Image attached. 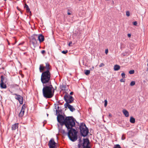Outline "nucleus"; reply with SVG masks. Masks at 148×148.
<instances>
[{"instance_id":"nucleus-1","label":"nucleus","mask_w":148,"mask_h":148,"mask_svg":"<svg viewBox=\"0 0 148 148\" xmlns=\"http://www.w3.org/2000/svg\"><path fill=\"white\" fill-rule=\"evenodd\" d=\"M45 64V67L46 70L42 73L40 80L43 86V96L46 99H49L53 96L55 89L51 81V74L50 70L51 66L48 62L46 63Z\"/></svg>"},{"instance_id":"nucleus-2","label":"nucleus","mask_w":148,"mask_h":148,"mask_svg":"<svg viewBox=\"0 0 148 148\" xmlns=\"http://www.w3.org/2000/svg\"><path fill=\"white\" fill-rule=\"evenodd\" d=\"M75 121L77 122L75 119L72 116L66 117L64 124L68 130L67 135L69 139L72 141L74 142L77 139V131L75 129L73 128L75 125Z\"/></svg>"},{"instance_id":"nucleus-3","label":"nucleus","mask_w":148,"mask_h":148,"mask_svg":"<svg viewBox=\"0 0 148 148\" xmlns=\"http://www.w3.org/2000/svg\"><path fill=\"white\" fill-rule=\"evenodd\" d=\"M79 128L81 135L82 136L85 137L88 135L89 133V130L85 123H81Z\"/></svg>"},{"instance_id":"nucleus-4","label":"nucleus","mask_w":148,"mask_h":148,"mask_svg":"<svg viewBox=\"0 0 148 148\" xmlns=\"http://www.w3.org/2000/svg\"><path fill=\"white\" fill-rule=\"evenodd\" d=\"M64 98L66 102L65 104L71 103H73L74 101V99L73 97L69 94H66L64 96Z\"/></svg>"},{"instance_id":"nucleus-5","label":"nucleus","mask_w":148,"mask_h":148,"mask_svg":"<svg viewBox=\"0 0 148 148\" xmlns=\"http://www.w3.org/2000/svg\"><path fill=\"white\" fill-rule=\"evenodd\" d=\"M37 34H34L31 36L30 39V42L35 47L37 46Z\"/></svg>"},{"instance_id":"nucleus-6","label":"nucleus","mask_w":148,"mask_h":148,"mask_svg":"<svg viewBox=\"0 0 148 148\" xmlns=\"http://www.w3.org/2000/svg\"><path fill=\"white\" fill-rule=\"evenodd\" d=\"M57 119L58 122L62 126L64 125L65 119V117L64 116L59 114L57 115Z\"/></svg>"},{"instance_id":"nucleus-7","label":"nucleus","mask_w":148,"mask_h":148,"mask_svg":"<svg viewBox=\"0 0 148 148\" xmlns=\"http://www.w3.org/2000/svg\"><path fill=\"white\" fill-rule=\"evenodd\" d=\"M48 145L49 148H56L57 144L54 141L53 138H51L50 140L48 143Z\"/></svg>"},{"instance_id":"nucleus-8","label":"nucleus","mask_w":148,"mask_h":148,"mask_svg":"<svg viewBox=\"0 0 148 148\" xmlns=\"http://www.w3.org/2000/svg\"><path fill=\"white\" fill-rule=\"evenodd\" d=\"M13 95H15L16 97H15L16 99L17 100L19 101V103L21 104H22L23 103V97L20 95H18L17 94H13Z\"/></svg>"},{"instance_id":"nucleus-9","label":"nucleus","mask_w":148,"mask_h":148,"mask_svg":"<svg viewBox=\"0 0 148 148\" xmlns=\"http://www.w3.org/2000/svg\"><path fill=\"white\" fill-rule=\"evenodd\" d=\"M64 106L65 108H68L72 112H73L75 110V109L73 108V106L69 104H64Z\"/></svg>"},{"instance_id":"nucleus-10","label":"nucleus","mask_w":148,"mask_h":148,"mask_svg":"<svg viewBox=\"0 0 148 148\" xmlns=\"http://www.w3.org/2000/svg\"><path fill=\"white\" fill-rule=\"evenodd\" d=\"M37 39L39 40L40 43H41L44 41V36L42 34H40L39 35L37 34Z\"/></svg>"},{"instance_id":"nucleus-11","label":"nucleus","mask_w":148,"mask_h":148,"mask_svg":"<svg viewBox=\"0 0 148 148\" xmlns=\"http://www.w3.org/2000/svg\"><path fill=\"white\" fill-rule=\"evenodd\" d=\"M83 142L82 144V145H84L86 143V145H89L90 143V142L88 138H84L83 139Z\"/></svg>"},{"instance_id":"nucleus-12","label":"nucleus","mask_w":148,"mask_h":148,"mask_svg":"<svg viewBox=\"0 0 148 148\" xmlns=\"http://www.w3.org/2000/svg\"><path fill=\"white\" fill-rule=\"evenodd\" d=\"M18 123H16L12 125V130H15L18 129Z\"/></svg>"},{"instance_id":"nucleus-13","label":"nucleus","mask_w":148,"mask_h":148,"mask_svg":"<svg viewBox=\"0 0 148 148\" xmlns=\"http://www.w3.org/2000/svg\"><path fill=\"white\" fill-rule=\"evenodd\" d=\"M45 69V67L43 64H41L40 65L39 68V71L40 72H43Z\"/></svg>"},{"instance_id":"nucleus-14","label":"nucleus","mask_w":148,"mask_h":148,"mask_svg":"<svg viewBox=\"0 0 148 148\" xmlns=\"http://www.w3.org/2000/svg\"><path fill=\"white\" fill-rule=\"evenodd\" d=\"M55 108L56 109V114L58 115V114L60 113L62 114V110L61 108H60L59 109H56V106H55Z\"/></svg>"},{"instance_id":"nucleus-15","label":"nucleus","mask_w":148,"mask_h":148,"mask_svg":"<svg viewBox=\"0 0 148 148\" xmlns=\"http://www.w3.org/2000/svg\"><path fill=\"white\" fill-rule=\"evenodd\" d=\"M123 112L124 114L126 117H128L129 116V114L128 111L125 109H124L123 110Z\"/></svg>"},{"instance_id":"nucleus-16","label":"nucleus","mask_w":148,"mask_h":148,"mask_svg":"<svg viewBox=\"0 0 148 148\" xmlns=\"http://www.w3.org/2000/svg\"><path fill=\"white\" fill-rule=\"evenodd\" d=\"M120 68V66L119 65L116 64L114 65V69L115 71H117L119 70Z\"/></svg>"},{"instance_id":"nucleus-17","label":"nucleus","mask_w":148,"mask_h":148,"mask_svg":"<svg viewBox=\"0 0 148 148\" xmlns=\"http://www.w3.org/2000/svg\"><path fill=\"white\" fill-rule=\"evenodd\" d=\"M24 112L25 110H24L23 109H21L19 114V116L20 117H22L24 115Z\"/></svg>"},{"instance_id":"nucleus-18","label":"nucleus","mask_w":148,"mask_h":148,"mask_svg":"<svg viewBox=\"0 0 148 148\" xmlns=\"http://www.w3.org/2000/svg\"><path fill=\"white\" fill-rule=\"evenodd\" d=\"M1 82H6V79L5 77L3 75H2L1 76Z\"/></svg>"},{"instance_id":"nucleus-19","label":"nucleus","mask_w":148,"mask_h":148,"mask_svg":"<svg viewBox=\"0 0 148 148\" xmlns=\"http://www.w3.org/2000/svg\"><path fill=\"white\" fill-rule=\"evenodd\" d=\"M5 82H1L0 84L1 87L2 88H5L6 87V85L4 84Z\"/></svg>"},{"instance_id":"nucleus-20","label":"nucleus","mask_w":148,"mask_h":148,"mask_svg":"<svg viewBox=\"0 0 148 148\" xmlns=\"http://www.w3.org/2000/svg\"><path fill=\"white\" fill-rule=\"evenodd\" d=\"M24 7L25 8H26V11L27 12H29L30 13H31V12L30 11L29 8V6L28 5L25 3V6H24Z\"/></svg>"},{"instance_id":"nucleus-21","label":"nucleus","mask_w":148,"mask_h":148,"mask_svg":"<svg viewBox=\"0 0 148 148\" xmlns=\"http://www.w3.org/2000/svg\"><path fill=\"white\" fill-rule=\"evenodd\" d=\"M130 121L131 123H134L135 122V119L133 117L131 116L130 118Z\"/></svg>"},{"instance_id":"nucleus-22","label":"nucleus","mask_w":148,"mask_h":148,"mask_svg":"<svg viewBox=\"0 0 148 148\" xmlns=\"http://www.w3.org/2000/svg\"><path fill=\"white\" fill-rule=\"evenodd\" d=\"M60 132L63 134L67 135L68 133H66L65 132L64 130L63 129H60L59 130Z\"/></svg>"},{"instance_id":"nucleus-23","label":"nucleus","mask_w":148,"mask_h":148,"mask_svg":"<svg viewBox=\"0 0 148 148\" xmlns=\"http://www.w3.org/2000/svg\"><path fill=\"white\" fill-rule=\"evenodd\" d=\"M84 71L85 74L87 75H89L90 73V71L89 70H85Z\"/></svg>"},{"instance_id":"nucleus-24","label":"nucleus","mask_w":148,"mask_h":148,"mask_svg":"<svg viewBox=\"0 0 148 148\" xmlns=\"http://www.w3.org/2000/svg\"><path fill=\"white\" fill-rule=\"evenodd\" d=\"M66 85L62 84L60 86V88L62 90H65L66 89Z\"/></svg>"},{"instance_id":"nucleus-25","label":"nucleus","mask_w":148,"mask_h":148,"mask_svg":"<svg viewBox=\"0 0 148 148\" xmlns=\"http://www.w3.org/2000/svg\"><path fill=\"white\" fill-rule=\"evenodd\" d=\"M82 146L83 147V148H90V146L89 145H82Z\"/></svg>"},{"instance_id":"nucleus-26","label":"nucleus","mask_w":148,"mask_h":148,"mask_svg":"<svg viewBox=\"0 0 148 148\" xmlns=\"http://www.w3.org/2000/svg\"><path fill=\"white\" fill-rule=\"evenodd\" d=\"M114 148H121L120 145L117 144L115 145L114 146Z\"/></svg>"},{"instance_id":"nucleus-27","label":"nucleus","mask_w":148,"mask_h":148,"mask_svg":"<svg viewBox=\"0 0 148 148\" xmlns=\"http://www.w3.org/2000/svg\"><path fill=\"white\" fill-rule=\"evenodd\" d=\"M135 84V81H132L130 83V86H134Z\"/></svg>"},{"instance_id":"nucleus-28","label":"nucleus","mask_w":148,"mask_h":148,"mask_svg":"<svg viewBox=\"0 0 148 148\" xmlns=\"http://www.w3.org/2000/svg\"><path fill=\"white\" fill-rule=\"evenodd\" d=\"M26 108V105L25 104H24L22 107L21 109H23L24 110H25V108Z\"/></svg>"},{"instance_id":"nucleus-29","label":"nucleus","mask_w":148,"mask_h":148,"mask_svg":"<svg viewBox=\"0 0 148 148\" xmlns=\"http://www.w3.org/2000/svg\"><path fill=\"white\" fill-rule=\"evenodd\" d=\"M134 73V70H131L129 71V73L130 74H133Z\"/></svg>"},{"instance_id":"nucleus-30","label":"nucleus","mask_w":148,"mask_h":148,"mask_svg":"<svg viewBox=\"0 0 148 148\" xmlns=\"http://www.w3.org/2000/svg\"><path fill=\"white\" fill-rule=\"evenodd\" d=\"M121 75L123 78H125V74L123 72L121 74Z\"/></svg>"},{"instance_id":"nucleus-31","label":"nucleus","mask_w":148,"mask_h":148,"mask_svg":"<svg viewBox=\"0 0 148 148\" xmlns=\"http://www.w3.org/2000/svg\"><path fill=\"white\" fill-rule=\"evenodd\" d=\"M68 52V51L67 50H66L65 51H62V53L64 54H66V53H67Z\"/></svg>"},{"instance_id":"nucleus-32","label":"nucleus","mask_w":148,"mask_h":148,"mask_svg":"<svg viewBox=\"0 0 148 148\" xmlns=\"http://www.w3.org/2000/svg\"><path fill=\"white\" fill-rule=\"evenodd\" d=\"M104 106L105 107L107 106L108 103V102L106 100H105L104 101Z\"/></svg>"},{"instance_id":"nucleus-33","label":"nucleus","mask_w":148,"mask_h":148,"mask_svg":"<svg viewBox=\"0 0 148 148\" xmlns=\"http://www.w3.org/2000/svg\"><path fill=\"white\" fill-rule=\"evenodd\" d=\"M126 15L128 16H130V12L128 11H127L126 12Z\"/></svg>"},{"instance_id":"nucleus-34","label":"nucleus","mask_w":148,"mask_h":148,"mask_svg":"<svg viewBox=\"0 0 148 148\" xmlns=\"http://www.w3.org/2000/svg\"><path fill=\"white\" fill-rule=\"evenodd\" d=\"M79 142H78V143H81L82 142V140H81V138H79Z\"/></svg>"},{"instance_id":"nucleus-35","label":"nucleus","mask_w":148,"mask_h":148,"mask_svg":"<svg viewBox=\"0 0 148 148\" xmlns=\"http://www.w3.org/2000/svg\"><path fill=\"white\" fill-rule=\"evenodd\" d=\"M104 66V64L103 63H101L99 66V67H101Z\"/></svg>"},{"instance_id":"nucleus-36","label":"nucleus","mask_w":148,"mask_h":148,"mask_svg":"<svg viewBox=\"0 0 148 148\" xmlns=\"http://www.w3.org/2000/svg\"><path fill=\"white\" fill-rule=\"evenodd\" d=\"M125 139V137L124 135H123L122 137H121V139L122 140H124Z\"/></svg>"},{"instance_id":"nucleus-37","label":"nucleus","mask_w":148,"mask_h":148,"mask_svg":"<svg viewBox=\"0 0 148 148\" xmlns=\"http://www.w3.org/2000/svg\"><path fill=\"white\" fill-rule=\"evenodd\" d=\"M81 145H82V143H78L77 145V147H78L79 148L81 147Z\"/></svg>"},{"instance_id":"nucleus-38","label":"nucleus","mask_w":148,"mask_h":148,"mask_svg":"<svg viewBox=\"0 0 148 148\" xmlns=\"http://www.w3.org/2000/svg\"><path fill=\"white\" fill-rule=\"evenodd\" d=\"M120 81L121 82H124L125 81V79L123 78L120 79Z\"/></svg>"},{"instance_id":"nucleus-39","label":"nucleus","mask_w":148,"mask_h":148,"mask_svg":"<svg viewBox=\"0 0 148 148\" xmlns=\"http://www.w3.org/2000/svg\"><path fill=\"white\" fill-rule=\"evenodd\" d=\"M137 24V23L136 21H134L133 23V24L134 25H136Z\"/></svg>"},{"instance_id":"nucleus-40","label":"nucleus","mask_w":148,"mask_h":148,"mask_svg":"<svg viewBox=\"0 0 148 148\" xmlns=\"http://www.w3.org/2000/svg\"><path fill=\"white\" fill-rule=\"evenodd\" d=\"M17 9L18 10H19V11H20V12H21V14H22V11H21V9L20 8H18V7H17Z\"/></svg>"},{"instance_id":"nucleus-41","label":"nucleus","mask_w":148,"mask_h":148,"mask_svg":"<svg viewBox=\"0 0 148 148\" xmlns=\"http://www.w3.org/2000/svg\"><path fill=\"white\" fill-rule=\"evenodd\" d=\"M45 50H42L41 51V53L42 54H44V53H45Z\"/></svg>"},{"instance_id":"nucleus-42","label":"nucleus","mask_w":148,"mask_h":148,"mask_svg":"<svg viewBox=\"0 0 148 148\" xmlns=\"http://www.w3.org/2000/svg\"><path fill=\"white\" fill-rule=\"evenodd\" d=\"M72 44V41H70L69 44V46H71V45Z\"/></svg>"},{"instance_id":"nucleus-43","label":"nucleus","mask_w":148,"mask_h":148,"mask_svg":"<svg viewBox=\"0 0 148 148\" xmlns=\"http://www.w3.org/2000/svg\"><path fill=\"white\" fill-rule=\"evenodd\" d=\"M108 49H106L105 50V53L106 54H107L108 53Z\"/></svg>"},{"instance_id":"nucleus-44","label":"nucleus","mask_w":148,"mask_h":148,"mask_svg":"<svg viewBox=\"0 0 148 148\" xmlns=\"http://www.w3.org/2000/svg\"><path fill=\"white\" fill-rule=\"evenodd\" d=\"M127 36L128 37H130L131 36V34H127Z\"/></svg>"},{"instance_id":"nucleus-45","label":"nucleus","mask_w":148,"mask_h":148,"mask_svg":"<svg viewBox=\"0 0 148 148\" xmlns=\"http://www.w3.org/2000/svg\"><path fill=\"white\" fill-rule=\"evenodd\" d=\"M112 114H111L110 113L109 114V116H112Z\"/></svg>"},{"instance_id":"nucleus-46","label":"nucleus","mask_w":148,"mask_h":148,"mask_svg":"<svg viewBox=\"0 0 148 148\" xmlns=\"http://www.w3.org/2000/svg\"><path fill=\"white\" fill-rule=\"evenodd\" d=\"M73 94V92H71L70 93V95H72Z\"/></svg>"},{"instance_id":"nucleus-47","label":"nucleus","mask_w":148,"mask_h":148,"mask_svg":"<svg viewBox=\"0 0 148 148\" xmlns=\"http://www.w3.org/2000/svg\"><path fill=\"white\" fill-rule=\"evenodd\" d=\"M67 14L69 15H70L71 14L70 12H68L67 13Z\"/></svg>"},{"instance_id":"nucleus-48","label":"nucleus","mask_w":148,"mask_h":148,"mask_svg":"<svg viewBox=\"0 0 148 148\" xmlns=\"http://www.w3.org/2000/svg\"><path fill=\"white\" fill-rule=\"evenodd\" d=\"M60 108L59 106H58L57 108L56 107L57 109H59Z\"/></svg>"},{"instance_id":"nucleus-49","label":"nucleus","mask_w":148,"mask_h":148,"mask_svg":"<svg viewBox=\"0 0 148 148\" xmlns=\"http://www.w3.org/2000/svg\"><path fill=\"white\" fill-rule=\"evenodd\" d=\"M16 42H15V43H12V44H13V45H14V44L16 43Z\"/></svg>"},{"instance_id":"nucleus-50","label":"nucleus","mask_w":148,"mask_h":148,"mask_svg":"<svg viewBox=\"0 0 148 148\" xmlns=\"http://www.w3.org/2000/svg\"><path fill=\"white\" fill-rule=\"evenodd\" d=\"M8 45H10V43L8 41Z\"/></svg>"},{"instance_id":"nucleus-51","label":"nucleus","mask_w":148,"mask_h":148,"mask_svg":"<svg viewBox=\"0 0 148 148\" xmlns=\"http://www.w3.org/2000/svg\"><path fill=\"white\" fill-rule=\"evenodd\" d=\"M147 71H148V68H147V70H146Z\"/></svg>"},{"instance_id":"nucleus-52","label":"nucleus","mask_w":148,"mask_h":148,"mask_svg":"<svg viewBox=\"0 0 148 148\" xmlns=\"http://www.w3.org/2000/svg\"><path fill=\"white\" fill-rule=\"evenodd\" d=\"M21 44H21V43H20V44H19V45H21Z\"/></svg>"},{"instance_id":"nucleus-53","label":"nucleus","mask_w":148,"mask_h":148,"mask_svg":"<svg viewBox=\"0 0 148 148\" xmlns=\"http://www.w3.org/2000/svg\"><path fill=\"white\" fill-rule=\"evenodd\" d=\"M147 66H148V63L147 64Z\"/></svg>"},{"instance_id":"nucleus-54","label":"nucleus","mask_w":148,"mask_h":148,"mask_svg":"<svg viewBox=\"0 0 148 148\" xmlns=\"http://www.w3.org/2000/svg\"><path fill=\"white\" fill-rule=\"evenodd\" d=\"M47 116H48V114H47Z\"/></svg>"},{"instance_id":"nucleus-55","label":"nucleus","mask_w":148,"mask_h":148,"mask_svg":"<svg viewBox=\"0 0 148 148\" xmlns=\"http://www.w3.org/2000/svg\"><path fill=\"white\" fill-rule=\"evenodd\" d=\"M2 47H3V48H4L3 46H2Z\"/></svg>"},{"instance_id":"nucleus-56","label":"nucleus","mask_w":148,"mask_h":148,"mask_svg":"<svg viewBox=\"0 0 148 148\" xmlns=\"http://www.w3.org/2000/svg\"><path fill=\"white\" fill-rule=\"evenodd\" d=\"M92 68L93 69H94V67H92Z\"/></svg>"}]
</instances>
